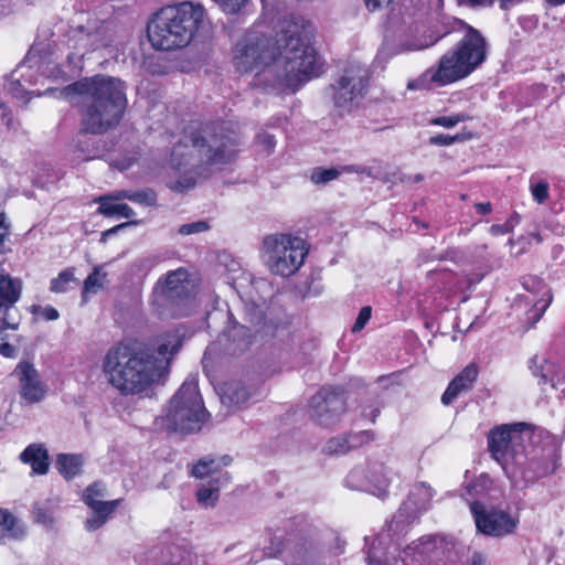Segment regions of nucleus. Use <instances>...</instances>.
I'll return each instance as SVG.
<instances>
[{"mask_svg": "<svg viewBox=\"0 0 565 565\" xmlns=\"http://www.w3.org/2000/svg\"><path fill=\"white\" fill-rule=\"evenodd\" d=\"M313 31L311 22L291 14L280 22L274 47L265 35L249 32L235 46L234 66L239 73L265 66L276 75L278 84L296 90L319 75Z\"/></svg>", "mask_w": 565, "mask_h": 565, "instance_id": "obj_1", "label": "nucleus"}, {"mask_svg": "<svg viewBox=\"0 0 565 565\" xmlns=\"http://www.w3.org/2000/svg\"><path fill=\"white\" fill-rule=\"evenodd\" d=\"M181 347L182 339L177 332L162 335L156 350L120 343L106 354L104 371L109 383L122 394H138L168 374L171 359Z\"/></svg>", "mask_w": 565, "mask_h": 565, "instance_id": "obj_2", "label": "nucleus"}, {"mask_svg": "<svg viewBox=\"0 0 565 565\" xmlns=\"http://www.w3.org/2000/svg\"><path fill=\"white\" fill-rule=\"evenodd\" d=\"M446 28V32L430 43L418 39L401 42L402 52L420 51L448 33H462L460 40L441 55L436 66L427 68L418 78L407 84L408 89L429 90L456 83L468 77L487 61L490 45L479 30L456 18L449 20Z\"/></svg>", "mask_w": 565, "mask_h": 565, "instance_id": "obj_3", "label": "nucleus"}, {"mask_svg": "<svg viewBox=\"0 0 565 565\" xmlns=\"http://www.w3.org/2000/svg\"><path fill=\"white\" fill-rule=\"evenodd\" d=\"M58 93L66 99L81 97V131L85 134L103 135L115 129L127 107L125 83L111 76L85 77Z\"/></svg>", "mask_w": 565, "mask_h": 565, "instance_id": "obj_4", "label": "nucleus"}, {"mask_svg": "<svg viewBox=\"0 0 565 565\" xmlns=\"http://www.w3.org/2000/svg\"><path fill=\"white\" fill-rule=\"evenodd\" d=\"M192 147L190 156L198 157V163L184 159L186 145H175L171 152V162L175 167L192 166L196 169L202 166H224L235 160L241 146L238 134L230 130L224 124L206 125L189 138Z\"/></svg>", "mask_w": 565, "mask_h": 565, "instance_id": "obj_5", "label": "nucleus"}, {"mask_svg": "<svg viewBox=\"0 0 565 565\" xmlns=\"http://www.w3.org/2000/svg\"><path fill=\"white\" fill-rule=\"evenodd\" d=\"M204 9L201 4L182 2L160 9L148 23L147 35L156 50L171 51L188 45L199 24Z\"/></svg>", "mask_w": 565, "mask_h": 565, "instance_id": "obj_6", "label": "nucleus"}, {"mask_svg": "<svg viewBox=\"0 0 565 565\" xmlns=\"http://www.w3.org/2000/svg\"><path fill=\"white\" fill-rule=\"evenodd\" d=\"M209 417L196 380L188 377L170 398L162 415L156 418L154 425L167 431L193 434L201 430Z\"/></svg>", "mask_w": 565, "mask_h": 565, "instance_id": "obj_7", "label": "nucleus"}, {"mask_svg": "<svg viewBox=\"0 0 565 565\" xmlns=\"http://www.w3.org/2000/svg\"><path fill=\"white\" fill-rule=\"evenodd\" d=\"M244 321L249 326L239 323L230 313L227 328L221 338L224 352L228 355L243 354L254 342L274 339L281 327L280 320L271 311L266 312L255 303L245 306Z\"/></svg>", "mask_w": 565, "mask_h": 565, "instance_id": "obj_8", "label": "nucleus"}, {"mask_svg": "<svg viewBox=\"0 0 565 565\" xmlns=\"http://www.w3.org/2000/svg\"><path fill=\"white\" fill-rule=\"evenodd\" d=\"M559 439L546 434L540 445L534 446L529 452L523 450L515 461L508 463L505 475L512 488L524 490L537 480L554 473L559 466Z\"/></svg>", "mask_w": 565, "mask_h": 565, "instance_id": "obj_9", "label": "nucleus"}, {"mask_svg": "<svg viewBox=\"0 0 565 565\" xmlns=\"http://www.w3.org/2000/svg\"><path fill=\"white\" fill-rule=\"evenodd\" d=\"M262 250L264 263L269 271L281 277L296 274L308 255L306 242L290 234L266 236Z\"/></svg>", "mask_w": 565, "mask_h": 565, "instance_id": "obj_10", "label": "nucleus"}, {"mask_svg": "<svg viewBox=\"0 0 565 565\" xmlns=\"http://www.w3.org/2000/svg\"><path fill=\"white\" fill-rule=\"evenodd\" d=\"M370 81L366 66L352 63L329 87L334 107L341 114L358 108L365 97Z\"/></svg>", "mask_w": 565, "mask_h": 565, "instance_id": "obj_11", "label": "nucleus"}, {"mask_svg": "<svg viewBox=\"0 0 565 565\" xmlns=\"http://www.w3.org/2000/svg\"><path fill=\"white\" fill-rule=\"evenodd\" d=\"M154 302L170 310L171 316H186L193 299L192 285L184 268L167 274L154 287Z\"/></svg>", "mask_w": 565, "mask_h": 565, "instance_id": "obj_12", "label": "nucleus"}, {"mask_svg": "<svg viewBox=\"0 0 565 565\" xmlns=\"http://www.w3.org/2000/svg\"><path fill=\"white\" fill-rule=\"evenodd\" d=\"M529 428L525 423H514L497 426L490 430L488 436V448L492 457L505 466L515 461L518 455L524 450L523 433Z\"/></svg>", "mask_w": 565, "mask_h": 565, "instance_id": "obj_13", "label": "nucleus"}, {"mask_svg": "<svg viewBox=\"0 0 565 565\" xmlns=\"http://www.w3.org/2000/svg\"><path fill=\"white\" fill-rule=\"evenodd\" d=\"M344 411V390L341 386H324L310 399V418L322 427L334 426Z\"/></svg>", "mask_w": 565, "mask_h": 565, "instance_id": "obj_14", "label": "nucleus"}, {"mask_svg": "<svg viewBox=\"0 0 565 565\" xmlns=\"http://www.w3.org/2000/svg\"><path fill=\"white\" fill-rule=\"evenodd\" d=\"M478 532L492 537H503L512 534L519 524V519L509 512L495 508L488 509L479 501L469 503Z\"/></svg>", "mask_w": 565, "mask_h": 565, "instance_id": "obj_15", "label": "nucleus"}, {"mask_svg": "<svg viewBox=\"0 0 565 565\" xmlns=\"http://www.w3.org/2000/svg\"><path fill=\"white\" fill-rule=\"evenodd\" d=\"M392 471L380 461H369L366 467L353 468L345 478V486L353 490L369 491L383 498L387 494Z\"/></svg>", "mask_w": 565, "mask_h": 565, "instance_id": "obj_16", "label": "nucleus"}, {"mask_svg": "<svg viewBox=\"0 0 565 565\" xmlns=\"http://www.w3.org/2000/svg\"><path fill=\"white\" fill-rule=\"evenodd\" d=\"M288 551L291 554L290 565H316L320 555L318 530L305 520L299 523L296 532L289 533Z\"/></svg>", "mask_w": 565, "mask_h": 565, "instance_id": "obj_17", "label": "nucleus"}, {"mask_svg": "<svg viewBox=\"0 0 565 565\" xmlns=\"http://www.w3.org/2000/svg\"><path fill=\"white\" fill-rule=\"evenodd\" d=\"M22 281L11 277L3 269L0 270V313L3 329L17 330L20 326L21 316L15 303L21 298Z\"/></svg>", "mask_w": 565, "mask_h": 565, "instance_id": "obj_18", "label": "nucleus"}, {"mask_svg": "<svg viewBox=\"0 0 565 565\" xmlns=\"http://www.w3.org/2000/svg\"><path fill=\"white\" fill-rule=\"evenodd\" d=\"M434 497L433 489L425 482H417L412 488L407 500L402 504L391 521V529L404 531L407 525L415 521L418 513L429 508Z\"/></svg>", "mask_w": 565, "mask_h": 565, "instance_id": "obj_19", "label": "nucleus"}, {"mask_svg": "<svg viewBox=\"0 0 565 565\" xmlns=\"http://www.w3.org/2000/svg\"><path fill=\"white\" fill-rule=\"evenodd\" d=\"M403 531L396 530L395 526L391 529V522L387 530H383L372 542L367 551L369 565H395L397 563L396 553L398 552L399 544L396 542L385 546L386 541L393 536L401 534Z\"/></svg>", "mask_w": 565, "mask_h": 565, "instance_id": "obj_20", "label": "nucleus"}, {"mask_svg": "<svg viewBox=\"0 0 565 565\" xmlns=\"http://www.w3.org/2000/svg\"><path fill=\"white\" fill-rule=\"evenodd\" d=\"M13 374L19 379L21 396L29 403H39L45 396V388L34 365L28 361H21Z\"/></svg>", "mask_w": 565, "mask_h": 565, "instance_id": "obj_21", "label": "nucleus"}, {"mask_svg": "<svg viewBox=\"0 0 565 565\" xmlns=\"http://www.w3.org/2000/svg\"><path fill=\"white\" fill-rule=\"evenodd\" d=\"M479 375V366L477 363L468 364L459 374H457L448 384L446 391L441 395V403L450 405L461 393L472 390Z\"/></svg>", "mask_w": 565, "mask_h": 565, "instance_id": "obj_22", "label": "nucleus"}, {"mask_svg": "<svg viewBox=\"0 0 565 565\" xmlns=\"http://www.w3.org/2000/svg\"><path fill=\"white\" fill-rule=\"evenodd\" d=\"M522 286L533 294L542 292V298L535 301L527 312V319L531 320V327H533L543 317L552 301V296L544 281L536 276L523 277Z\"/></svg>", "mask_w": 565, "mask_h": 565, "instance_id": "obj_23", "label": "nucleus"}, {"mask_svg": "<svg viewBox=\"0 0 565 565\" xmlns=\"http://www.w3.org/2000/svg\"><path fill=\"white\" fill-rule=\"evenodd\" d=\"M24 463H29L35 475H46L49 471V452L43 445L31 444L20 455Z\"/></svg>", "mask_w": 565, "mask_h": 565, "instance_id": "obj_24", "label": "nucleus"}, {"mask_svg": "<svg viewBox=\"0 0 565 565\" xmlns=\"http://www.w3.org/2000/svg\"><path fill=\"white\" fill-rule=\"evenodd\" d=\"M252 396V392L241 382H231L224 384L220 398L223 405L227 407H242Z\"/></svg>", "mask_w": 565, "mask_h": 565, "instance_id": "obj_25", "label": "nucleus"}, {"mask_svg": "<svg viewBox=\"0 0 565 565\" xmlns=\"http://www.w3.org/2000/svg\"><path fill=\"white\" fill-rule=\"evenodd\" d=\"M435 548V544L430 539H420L417 543L407 546L404 551L405 557L403 558V565H409V563L417 565H425L429 561V556Z\"/></svg>", "mask_w": 565, "mask_h": 565, "instance_id": "obj_26", "label": "nucleus"}, {"mask_svg": "<svg viewBox=\"0 0 565 565\" xmlns=\"http://www.w3.org/2000/svg\"><path fill=\"white\" fill-rule=\"evenodd\" d=\"M83 463L82 455L58 454L55 460V468L66 480H71L82 472Z\"/></svg>", "mask_w": 565, "mask_h": 565, "instance_id": "obj_27", "label": "nucleus"}, {"mask_svg": "<svg viewBox=\"0 0 565 565\" xmlns=\"http://www.w3.org/2000/svg\"><path fill=\"white\" fill-rule=\"evenodd\" d=\"M230 481L227 472L217 478H212L207 486L202 484L196 492L198 502L205 507H213L218 499L220 483Z\"/></svg>", "mask_w": 565, "mask_h": 565, "instance_id": "obj_28", "label": "nucleus"}, {"mask_svg": "<svg viewBox=\"0 0 565 565\" xmlns=\"http://www.w3.org/2000/svg\"><path fill=\"white\" fill-rule=\"evenodd\" d=\"M107 488L102 481H95L89 484L83 492V501L88 508H96L98 504H110L111 507H119L121 499L103 501L102 498L106 497Z\"/></svg>", "mask_w": 565, "mask_h": 565, "instance_id": "obj_29", "label": "nucleus"}, {"mask_svg": "<svg viewBox=\"0 0 565 565\" xmlns=\"http://www.w3.org/2000/svg\"><path fill=\"white\" fill-rule=\"evenodd\" d=\"M0 529L12 540H22L26 534L24 523L7 509H0Z\"/></svg>", "mask_w": 565, "mask_h": 565, "instance_id": "obj_30", "label": "nucleus"}, {"mask_svg": "<svg viewBox=\"0 0 565 565\" xmlns=\"http://www.w3.org/2000/svg\"><path fill=\"white\" fill-rule=\"evenodd\" d=\"M114 200L109 196H99L96 202H99L98 212L106 216L120 215L130 218L135 215V211L126 203L115 204Z\"/></svg>", "mask_w": 565, "mask_h": 565, "instance_id": "obj_31", "label": "nucleus"}, {"mask_svg": "<svg viewBox=\"0 0 565 565\" xmlns=\"http://www.w3.org/2000/svg\"><path fill=\"white\" fill-rule=\"evenodd\" d=\"M118 507H111L110 504H98L96 508H89L92 515L85 522V529L89 532L96 531L102 527L108 520L111 513Z\"/></svg>", "mask_w": 565, "mask_h": 565, "instance_id": "obj_32", "label": "nucleus"}, {"mask_svg": "<svg viewBox=\"0 0 565 565\" xmlns=\"http://www.w3.org/2000/svg\"><path fill=\"white\" fill-rule=\"evenodd\" d=\"M530 369L532 374L539 379V384H547L551 383L554 387L553 383V370L554 365L550 363L546 359L540 358L537 355L533 356L530 361Z\"/></svg>", "mask_w": 565, "mask_h": 565, "instance_id": "obj_33", "label": "nucleus"}, {"mask_svg": "<svg viewBox=\"0 0 565 565\" xmlns=\"http://www.w3.org/2000/svg\"><path fill=\"white\" fill-rule=\"evenodd\" d=\"M221 465L211 457L202 458L193 466L191 475L195 478L203 479L205 477H213L220 472Z\"/></svg>", "mask_w": 565, "mask_h": 565, "instance_id": "obj_34", "label": "nucleus"}, {"mask_svg": "<svg viewBox=\"0 0 565 565\" xmlns=\"http://www.w3.org/2000/svg\"><path fill=\"white\" fill-rule=\"evenodd\" d=\"M106 273L102 271L100 266L94 267L93 271L86 277L83 286V295L96 294L104 286Z\"/></svg>", "mask_w": 565, "mask_h": 565, "instance_id": "obj_35", "label": "nucleus"}, {"mask_svg": "<svg viewBox=\"0 0 565 565\" xmlns=\"http://www.w3.org/2000/svg\"><path fill=\"white\" fill-rule=\"evenodd\" d=\"M72 281H75L74 268H65L56 278L51 280L50 290L55 294L65 292L67 291V285Z\"/></svg>", "mask_w": 565, "mask_h": 565, "instance_id": "obj_36", "label": "nucleus"}, {"mask_svg": "<svg viewBox=\"0 0 565 565\" xmlns=\"http://www.w3.org/2000/svg\"><path fill=\"white\" fill-rule=\"evenodd\" d=\"M340 175V171L335 168H315L311 171L310 180L318 185H324L335 180Z\"/></svg>", "mask_w": 565, "mask_h": 565, "instance_id": "obj_37", "label": "nucleus"}, {"mask_svg": "<svg viewBox=\"0 0 565 565\" xmlns=\"http://www.w3.org/2000/svg\"><path fill=\"white\" fill-rule=\"evenodd\" d=\"M324 451L329 455H344L349 452L350 446H348L345 435L330 438L324 446Z\"/></svg>", "mask_w": 565, "mask_h": 565, "instance_id": "obj_38", "label": "nucleus"}, {"mask_svg": "<svg viewBox=\"0 0 565 565\" xmlns=\"http://www.w3.org/2000/svg\"><path fill=\"white\" fill-rule=\"evenodd\" d=\"M530 190L534 201H536L539 204L545 203L550 196V185L544 180L534 182L531 179Z\"/></svg>", "mask_w": 565, "mask_h": 565, "instance_id": "obj_39", "label": "nucleus"}, {"mask_svg": "<svg viewBox=\"0 0 565 565\" xmlns=\"http://www.w3.org/2000/svg\"><path fill=\"white\" fill-rule=\"evenodd\" d=\"M348 446H350V450L356 449L364 444L370 443L374 438V434L371 430H362L359 433H350L345 435Z\"/></svg>", "mask_w": 565, "mask_h": 565, "instance_id": "obj_40", "label": "nucleus"}, {"mask_svg": "<svg viewBox=\"0 0 565 565\" xmlns=\"http://www.w3.org/2000/svg\"><path fill=\"white\" fill-rule=\"evenodd\" d=\"M131 202L145 206H154L157 204V193L152 189L132 191Z\"/></svg>", "mask_w": 565, "mask_h": 565, "instance_id": "obj_41", "label": "nucleus"}, {"mask_svg": "<svg viewBox=\"0 0 565 565\" xmlns=\"http://www.w3.org/2000/svg\"><path fill=\"white\" fill-rule=\"evenodd\" d=\"M468 119H470V117L467 114H456L452 116L435 117L430 120V124L435 126H441L445 128H452L457 124L467 121Z\"/></svg>", "mask_w": 565, "mask_h": 565, "instance_id": "obj_42", "label": "nucleus"}, {"mask_svg": "<svg viewBox=\"0 0 565 565\" xmlns=\"http://www.w3.org/2000/svg\"><path fill=\"white\" fill-rule=\"evenodd\" d=\"M195 179L190 175H183L175 181H170L167 186L175 193H184L195 186Z\"/></svg>", "mask_w": 565, "mask_h": 565, "instance_id": "obj_43", "label": "nucleus"}, {"mask_svg": "<svg viewBox=\"0 0 565 565\" xmlns=\"http://www.w3.org/2000/svg\"><path fill=\"white\" fill-rule=\"evenodd\" d=\"M34 521L45 527L52 529L54 526V516L51 511L35 504L33 508Z\"/></svg>", "mask_w": 565, "mask_h": 565, "instance_id": "obj_44", "label": "nucleus"}, {"mask_svg": "<svg viewBox=\"0 0 565 565\" xmlns=\"http://www.w3.org/2000/svg\"><path fill=\"white\" fill-rule=\"evenodd\" d=\"M210 228V225L205 221H196L193 223L183 224L179 227L178 232L181 235H191L195 233L205 232Z\"/></svg>", "mask_w": 565, "mask_h": 565, "instance_id": "obj_45", "label": "nucleus"}, {"mask_svg": "<svg viewBox=\"0 0 565 565\" xmlns=\"http://www.w3.org/2000/svg\"><path fill=\"white\" fill-rule=\"evenodd\" d=\"M371 316H372V308L370 306L363 307L360 310L358 318H356L354 324L352 326L351 331L353 333L360 332L365 327V324L369 322V320L371 319Z\"/></svg>", "mask_w": 565, "mask_h": 565, "instance_id": "obj_46", "label": "nucleus"}, {"mask_svg": "<svg viewBox=\"0 0 565 565\" xmlns=\"http://www.w3.org/2000/svg\"><path fill=\"white\" fill-rule=\"evenodd\" d=\"M285 548V542L280 536L275 535L270 539V543L265 547V555L268 557H277Z\"/></svg>", "mask_w": 565, "mask_h": 565, "instance_id": "obj_47", "label": "nucleus"}, {"mask_svg": "<svg viewBox=\"0 0 565 565\" xmlns=\"http://www.w3.org/2000/svg\"><path fill=\"white\" fill-rule=\"evenodd\" d=\"M256 141L258 145H260L265 151L269 154L274 151L275 149V146H276V139H275V136L274 135H270L268 132H259L257 136H256Z\"/></svg>", "mask_w": 565, "mask_h": 565, "instance_id": "obj_48", "label": "nucleus"}, {"mask_svg": "<svg viewBox=\"0 0 565 565\" xmlns=\"http://www.w3.org/2000/svg\"><path fill=\"white\" fill-rule=\"evenodd\" d=\"M31 312L34 313V315L41 312L43 318L45 320H47V321L56 320L60 317L58 311L54 307H52V306H46V307L42 308L39 305H32L31 306Z\"/></svg>", "mask_w": 565, "mask_h": 565, "instance_id": "obj_49", "label": "nucleus"}, {"mask_svg": "<svg viewBox=\"0 0 565 565\" xmlns=\"http://www.w3.org/2000/svg\"><path fill=\"white\" fill-rule=\"evenodd\" d=\"M223 11L227 13H237L241 8L245 4L246 0H214Z\"/></svg>", "mask_w": 565, "mask_h": 565, "instance_id": "obj_50", "label": "nucleus"}, {"mask_svg": "<svg viewBox=\"0 0 565 565\" xmlns=\"http://www.w3.org/2000/svg\"><path fill=\"white\" fill-rule=\"evenodd\" d=\"M17 72H18V70H15L11 74L12 79L8 84V90L12 94L13 97L22 98V97H24L25 92L22 88L21 78H14V74Z\"/></svg>", "mask_w": 565, "mask_h": 565, "instance_id": "obj_51", "label": "nucleus"}, {"mask_svg": "<svg viewBox=\"0 0 565 565\" xmlns=\"http://www.w3.org/2000/svg\"><path fill=\"white\" fill-rule=\"evenodd\" d=\"M459 140V136H449L439 134L429 138V143L434 146H450Z\"/></svg>", "mask_w": 565, "mask_h": 565, "instance_id": "obj_52", "label": "nucleus"}, {"mask_svg": "<svg viewBox=\"0 0 565 565\" xmlns=\"http://www.w3.org/2000/svg\"><path fill=\"white\" fill-rule=\"evenodd\" d=\"M463 565H490L486 554L481 552H473L468 556Z\"/></svg>", "mask_w": 565, "mask_h": 565, "instance_id": "obj_53", "label": "nucleus"}, {"mask_svg": "<svg viewBox=\"0 0 565 565\" xmlns=\"http://www.w3.org/2000/svg\"><path fill=\"white\" fill-rule=\"evenodd\" d=\"M392 2L393 0H364L365 7L370 12L382 10Z\"/></svg>", "mask_w": 565, "mask_h": 565, "instance_id": "obj_54", "label": "nucleus"}, {"mask_svg": "<svg viewBox=\"0 0 565 565\" xmlns=\"http://www.w3.org/2000/svg\"><path fill=\"white\" fill-rule=\"evenodd\" d=\"M82 57L83 54L70 53L67 55V64L72 71L78 72L82 70Z\"/></svg>", "mask_w": 565, "mask_h": 565, "instance_id": "obj_55", "label": "nucleus"}, {"mask_svg": "<svg viewBox=\"0 0 565 565\" xmlns=\"http://www.w3.org/2000/svg\"><path fill=\"white\" fill-rule=\"evenodd\" d=\"M137 222H126V223H121L119 225H116L105 232L102 233V238L100 241L102 242H105V236H111V235H115L117 234L120 230L122 228H126L128 226H131V225H135Z\"/></svg>", "mask_w": 565, "mask_h": 565, "instance_id": "obj_56", "label": "nucleus"}, {"mask_svg": "<svg viewBox=\"0 0 565 565\" xmlns=\"http://www.w3.org/2000/svg\"><path fill=\"white\" fill-rule=\"evenodd\" d=\"M0 354L6 358H13L17 354V349L7 341L1 342L0 343Z\"/></svg>", "mask_w": 565, "mask_h": 565, "instance_id": "obj_57", "label": "nucleus"}, {"mask_svg": "<svg viewBox=\"0 0 565 565\" xmlns=\"http://www.w3.org/2000/svg\"><path fill=\"white\" fill-rule=\"evenodd\" d=\"M511 226L509 224H493L490 227V233L492 235H503L511 231Z\"/></svg>", "mask_w": 565, "mask_h": 565, "instance_id": "obj_58", "label": "nucleus"}, {"mask_svg": "<svg viewBox=\"0 0 565 565\" xmlns=\"http://www.w3.org/2000/svg\"><path fill=\"white\" fill-rule=\"evenodd\" d=\"M475 207L481 215H488L492 212V204L490 202L476 203Z\"/></svg>", "mask_w": 565, "mask_h": 565, "instance_id": "obj_59", "label": "nucleus"}, {"mask_svg": "<svg viewBox=\"0 0 565 565\" xmlns=\"http://www.w3.org/2000/svg\"><path fill=\"white\" fill-rule=\"evenodd\" d=\"M110 200H129L131 201L132 191L130 190H120L116 191L113 195H108Z\"/></svg>", "mask_w": 565, "mask_h": 565, "instance_id": "obj_60", "label": "nucleus"}, {"mask_svg": "<svg viewBox=\"0 0 565 565\" xmlns=\"http://www.w3.org/2000/svg\"><path fill=\"white\" fill-rule=\"evenodd\" d=\"M158 263L159 258L157 256L146 257L140 260V265L148 270L153 268Z\"/></svg>", "mask_w": 565, "mask_h": 565, "instance_id": "obj_61", "label": "nucleus"}, {"mask_svg": "<svg viewBox=\"0 0 565 565\" xmlns=\"http://www.w3.org/2000/svg\"><path fill=\"white\" fill-rule=\"evenodd\" d=\"M470 4L475 6H491L492 0H468Z\"/></svg>", "mask_w": 565, "mask_h": 565, "instance_id": "obj_62", "label": "nucleus"}, {"mask_svg": "<svg viewBox=\"0 0 565 565\" xmlns=\"http://www.w3.org/2000/svg\"><path fill=\"white\" fill-rule=\"evenodd\" d=\"M423 179H424V177L420 173H417V174L412 175V177L408 178V180L411 182H415V183L423 181Z\"/></svg>", "mask_w": 565, "mask_h": 565, "instance_id": "obj_63", "label": "nucleus"}, {"mask_svg": "<svg viewBox=\"0 0 565 565\" xmlns=\"http://www.w3.org/2000/svg\"><path fill=\"white\" fill-rule=\"evenodd\" d=\"M552 7H558L565 3V0H545Z\"/></svg>", "mask_w": 565, "mask_h": 565, "instance_id": "obj_64", "label": "nucleus"}]
</instances>
